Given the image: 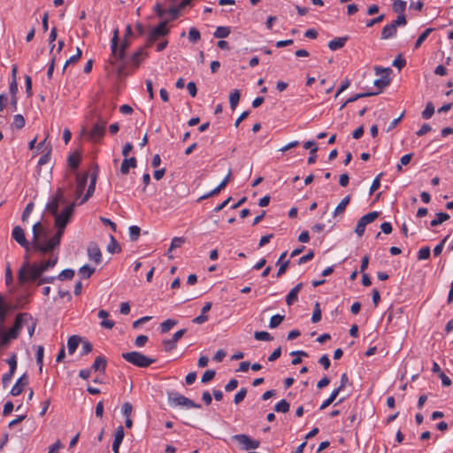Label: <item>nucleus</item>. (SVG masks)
<instances>
[{
  "label": "nucleus",
  "mask_w": 453,
  "mask_h": 453,
  "mask_svg": "<svg viewBox=\"0 0 453 453\" xmlns=\"http://www.w3.org/2000/svg\"><path fill=\"white\" fill-rule=\"evenodd\" d=\"M43 273L39 263H30L28 256L26 255L25 261L18 272L19 283L23 285L30 281H38Z\"/></svg>",
  "instance_id": "nucleus-1"
},
{
  "label": "nucleus",
  "mask_w": 453,
  "mask_h": 453,
  "mask_svg": "<svg viewBox=\"0 0 453 453\" xmlns=\"http://www.w3.org/2000/svg\"><path fill=\"white\" fill-rule=\"evenodd\" d=\"M128 46H129V42L127 41V38H125L123 40V42H121L120 47L119 48V29L116 28L113 31V36H112L111 42V57L114 58L113 63H115V62L119 63V66L118 68L119 73H121L123 72L124 68L126 67L125 52H126V50L128 48Z\"/></svg>",
  "instance_id": "nucleus-2"
},
{
  "label": "nucleus",
  "mask_w": 453,
  "mask_h": 453,
  "mask_svg": "<svg viewBox=\"0 0 453 453\" xmlns=\"http://www.w3.org/2000/svg\"><path fill=\"white\" fill-rule=\"evenodd\" d=\"M27 319H32L29 313H19L16 316L14 324L8 332L0 328V348L7 345L12 340L17 339Z\"/></svg>",
  "instance_id": "nucleus-3"
},
{
  "label": "nucleus",
  "mask_w": 453,
  "mask_h": 453,
  "mask_svg": "<svg viewBox=\"0 0 453 453\" xmlns=\"http://www.w3.org/2000/svg\"><path fill=\"white\" fill-rule=\"evenodd\" d=\"M121 357L127 362L140 368L149 367L150 365L156 362L155 359L150 358L138 351L124 352L122 353Z\"/></svg>",
  "instance_id": "nucleus-4"
},
{
  "label": "nucleus",
  "mask_w": 453,
  "mask_h": 453,
  "mask_svg": "<svg viewBox=\"0 0 453 453\" xmlns=\"http://www.w3.org/2000/svg\"><path fill=\"white\" fill-rule=\"evenodd\" d=\"M167 399L170 406L176 407V406H184L188 409L190 408H197L200 409L202 406L199 403H196L191 399L180 395L178 392H168L167 393Z\"/></svg>",
  "instance_id": "nucleus-5"
},
{
  "label": "nucleus",
  "mask_w": 453,
  "mask_h": 453,
  "mask_svg": "<svg viewBox=\"0 0 453 453\" xmlns=\"http://www.w3.org/2000/svg\"><path fill=\"white\" fill-rule=\"evenodd\" d=\"M406 24V16L398 15L396 19L393 20L390 24L384 26L381 31V40H388L394 37L397 33V27L405 26Z\"/></svg>",
  "instance_id": "nucleus-6"
},
{
  "label": "nucleus",
  "mask_w": 453,
  "mask_h": 453,
  "mask_svg": "<svg viewBox=\"0 0 453 453\" xmlns=\"http://www.w3.org/2000/svg\"><path fill=\"white\" fill-rule=\"evenodd\" d=\"M231 439L237 442L242 450L256 449L260 446V441L254 440L245 434H234Z\"/></svg>",
  "instance_id": "nucleus-7"
},
{
  "label": "nucleus",
  "mask_w": 453,
  "mask_h": 453,
  "mask_svg": "<svg viewBox=\"0 0 453 453\" xmlns=\"http://www.w3.org/2000/svg\"><path fill=\"white\" fill-rule=\"evenodd\" d=\"M374 71L377 75L382 74L380 78L374 81V85L376 88H378L377 92L380 94L383 88L389 85L391 81L389 74L391 73L392 70L389 67L385 68L381 66H375Z\"/></svg>",
  "instance_id": "nucleus-8"
},
{
  "label": "nucleus",
  "mask_w": 453,
  "mask_h": 453,
  "mask_svg": "<svg viewBox=\"0 0 453 453\" xmlns=\"http://www.w3.org/2000/svg\"><path fill=\"white\" fill-rule=\"evenodd\" d=\"M167 22V20L160 22L157 27L150 32L146 41V47L152 46V44L160 37L165 36L169 33V29L166 27Z\"/></svg>",
  "instance_id": "nucleus-9"
},
{
  "label": "nucleus",
  "mask_w": 453,
  "mask_h": 453,
  "mask_svg": "<svg viewBox=\"0 0 453 453\" xmlns=\"http://www.w3.org/2000/svg\"><path fill=\"white\" fill-rule=\"evenodd\" d=\"M75 207V201L66 205L60 213H57L55 216V226L60 227H65L69 223L70 219L73 213Z\"/></svg>",
  "instance_id": "nucleus-10"
},
{
  "label": "nucleus",
  "mask_w": 453,
  "mask_h": 453,
  "mask_svg": "<svg viewBox=\"0 0 453 453\" xmlns=\"http://www.w3.org/2000/svg\"><path fill=\"white\" fill-rule=\"evenodd\" d=\"M32 249L35 252H39L42 255L52 252L58 246L52 242L50 239L46 242H42L37 239L36 236L32 238Z\"/></svg>",
  "instance_id": "nucleus-11"
},
{
  "label": "nucleus",
  "mask_w": 453,
  "mask_h": 453,
  "mask_svg": "<svg viewBox=\"0 0 453 453\" xmlns=\"http://www.w3.org/2000/svg\"><path fill=\"white\" fill-rule=\"evenodd\" d=\"M106 123L107 122L105 120H99L93 126L92 129L88 132V138L93 142H98L103 139V137L105 134Z\"/></svg>",
  "instance_id": "nucleus-12"
},
{
  "label": "nucleus",
  "mask_w": 453,
  "mask_h": 453,
  "mask_svg": "<svg viewBox=\"0 0 453 453\" xmlns=\"http://www.w3.org/2000/svg\"><path fill=\"white\" fill-rule=\"evenodd\" d=\"M65 203L64 192L58 188L52 200L47 204L46 209L54 216L58 212L59 204H65Z\"/></svg>",
  "instance_id": "nucleus-13"
},
{
  "label": "nucleus",
  "mask_w": 453,
  "mask_h": 453,
  "mask_svg": "<svg viewBox=\"0 0 453 453\" xmlns=\"http://www.w3.org/2000/svg\"><path fill=\"white\" fill-rule=\"evenodd\" d=\"M12 236L21 247H23L26 250L27 252L29 251L32 244L30 245L28 241L27 240L25 231L21 226H14L12 229Z\"/></svg>",
  "instance_id": "nucleus-14"
},
{
  "label": "nucleus",
  "mask_w": 453,
  "mask_h": 453,
  "mask_svg": "<svg viewBox=\"0 0 453 453\" xmlns=\"http://www.w3.org/2000/svg\"><path fill=\"white\" fill-rule=\"evenodd\" d=\"M186 329H180L177 331L172 337V339H165L162 341V344L165 347L166 352L171 351L176 347V342L184 335Z\"/></svg>",
  "instance_id": "nucleus-15"
},
{
  "label": "nucleus",
  "mask_w": 453,
  "mask_h": 453,
  "mask_svg": "<svg viewBox=\"0 0 453 453\" xmlns=\"http://www.w3.org/2000/svg\"><path fill=\"white\" fill-rule=\"evenodd\" d=\"M88 258L94 261L96 264H99L102 261V253L100 248L96 242H90L87 249Z\"/></svg>",
  "instance_id": "nucleus-16"
},
{
  "label": "nucleus",
  "mask_w": 453,
  "mask_h": 453,
  "mask_svg": "<svg viewBox=\"0 0 453 453\" xmlns=\"http://www.w3.org/2000/svg\"><path fill=\"white\" fill-rule=\"evenodd\" d=\"M28 384V377L27 373H24L21 377L18 379L16 383L13 385V387L11 389V394L13 396L19 395L22 391L24 390V388Z\"/></svg>",
  "instance_id": "nucleus-17"
},
{
  "label": "nucleus",
  "mask_w": 453,
  "mask_h": 453,
  "mask_svg": "<svg viewBox=\"0 0 453 453\" xmlns=\"http://www.w3.org/2000/svg\"><path fill=\"white\" fill-rule=\"evenodd\" d=\"M88 173H86L82 175L78 174L76 178V188H75V201H77L83 193V190L88 182Z\"/></svg>",
  "instance_id": "nucleus-18"
},
{
  "label": "nucleus",
  "mask_w": 453,
  "mask_h": 453,
  "mask_svg": "<svg viewBox=\"0 0 453 453\" xmlns=\"http://www.w3.org/2000/svg\"><path fill=\"white\" fill-rule=\"evenodd\" d=\"M97 178V173H93L90 176V183L87 189V193L85 196L81 198L80 204H82L86 203L94 194L95 188H96V182Z\"/></svg>",
  "instance_id": "nucleus-19"
},
{
  "label": "nucleus",
  "mask_w": 453,
  "mask_h": 453,
  "mask_svg": "<svg viewBox=\"0 0 453 453\" xmlns=\"http://www.w3.org/2000/svg\"><path fill=\"white\" fill-rule=\"evenodd\" d=\"M303 288V283H298L296 285L287 295L286 296V303L288 305H291L298 298V293Z\"/></svg>",
  "instance_id": "nucleus-20"
},
{
  "label": "nucleus",
  "mask_w": 453,
  "mask_h": 453,
  "mask_svg": "<svg viewBox=\"0 0 453 453\" xmlns=\"http://www.w3.org/2000/svg\"><path fill=\"white\" fill-rule=\"evenodd\" d=\"M137 165L136 158L132 157L130 158H125L120 165V172L122 174H127L130 168H135Z\"/></svg>",
  "instance_id": "nucleus-21"
},
{
  "label": "nucleus",
  "mask_w": 453,
  "mask_h": 453,
  "mask_svg": "<svg viewBox=\"0 0 453 453\" xmlns=\"http://www.w3.org/2000/svg\"><path fill=\"white\" fill-rule=\"evenodd\" d=\"M107 365V360L104 357L98 356L96 357L92 366L91 370H94L96 372H104Z\"/></svg>",
  "instance_id": "nucleus-22"
},
{
  "label": "nucleus",
  "mask_w": 453,
  "mask_h": 453,
  "mask_svg": "<svg viewBox=\"0 0 453 453\" xmlns=\"http://www.w3.org/2000/svg\"><path fill=\"white\" fill-rule=\"evenodd\" d=\"M347 40V36L334 38L328 42V48L331 50H340L345 45Z\"/></svg>",
  "instance_id": "nucleus-23"
},
{
  "label": "nucleus",
  "mask_w": 453,
  "mask_h": 453,
  "mask_svg": "<svg viewBox=\"0 0 453 453\" xmlns=\"http://www.w3.org/2000/svg\"><path fill=\"white\" fill-rule=\"evenodd\" d=\"M81 341V338L78 335H72L67 340V349L69 354H73L78 348L80 342Z\"/></svg>",
  "instance_id": "nucleus-24"
},
{
  "label": "nucleus",
  "mask_w": 453,
  "mask_h": 453,
  "mask_svg": "<svg viewBox=\"0 0 453 453\" xmlns=\"http://www.w3.org/2000/svg\"><path fill=\"white\" fill-rule=\"evenodd\" d=\"M108 315L109 313L105 310H100L98 311V317L100 319H103V320L100 323L101 326L104 328L111 329L114 326L115 323L112 320L105 319L108 317Z\"/></svg>",
  "instance_id": "nucleus-25"
},
{
  "label": "nucleus",
  "mask_w": 453,
  "mask_h": 453,
  "mask_svg": "<svg viewBox=\"0 0 453 453\" xmlns=\"http://www.w3.org/2000/svg\"><path fill=\"white\" fill-rule=\"evenodd\" d=\"M58 260V257L56 255L50 257L48 260L41 261L39 265H41V269H42L43 272H46L49 269L53 268L57 265Z\"/></svg>",
  "instance_id": "nucleus-26"
},
{
  "label": "nucleus",
  "mask_w": 453,
  "mask_h": 453,
  "mask_svg": "<svg viewBox=\"0 0 453 453\" xmlns=\"http://www.w3.org/2000/svg\"><path fill=\"white\" fill-rule=\"evenodd\" d=\"M349 202H350V196L348 195L336 206V208H335V210L334 211V214H333L334 217H336L337 215L343 213L345 209H346V207L349 203Z\"/></svg>",
  "instance_id": "nucleus-27"
},
{
  "label": "nucleus",
  "mask_w": 453,
  "mask_h": 453,
  "mask_svg": "<svg viewBox=\"0 0 453 453\" xmlns=\"http://www.w3.org/2000/svg\"><path fill=\"white\" fill-rule=\"evenodd\" d=\"M406 9V2L403 0H395L392 4V10L399 15H405L404 11Z\"/></svg>",
  "instance_id": "nucleus-28"
},
{
  "label": "nucleus",
  "mask_w": 453,
  "mask_h": 453,
  "mask_svg": "<svg viewBox=\"0 0 453 453\" xmlns=\"http://www.w3.org/2000/svg\"><path fill=\"white\" fill-rule=\"evenodd\" d=\"M147 57V52L143 48H141L139 50L134 52L132 56V61L134 64L135 67H137L140 63Z\"/></svg>",
  "instance_id": "nucleus-29"
},
{
  "label": "nucleus",
  "mask_w": 453,
  "mask_h": 453,
  "mask_svg": "<svg viewBox=\"0 0 453 453\" xmlns=\"http://www.w3.org/2000/svg\"><path fill=\"white\" fill-rule=\"evenodd\" d=\"M449 219V215L446 212L436 213V218L430 222L431 226H437Z\"/></svg>",
  "instance_id": "nucleus-30"
},
{
  "label": "nucleus",
  "mask_w": 453,
  "mask_h": 453,
  "mask_svg": "<svg viewBox=\"0 0 453 453\" xmlns=\"http://www.w3.org/2000/svg\"><path fill=\"white\" fill-rule=\"evenodd\" d=\"M230 27H218L213 33L215 38H226L230 35Z\"/></svg>",
  "instance_id": "nucleus-31"
},
{
  "label": "nucleus",
  "mask_w": 453,
  "mask_h": 453,
  "mask_svg": "<svg viewBox=\"0 0 453 453\" xmlns=\"http://www.w3.org/2000/svg\"><path fill=\"white\" fill-rule=\"evenodd\" d=\"M177 320L168 319L160 325V332L165 334L169 332L174 326L177 325Z\"/></svg>",
  "instance_id": "nucleus-32"
},
{
  "label": "nucleus",
  "mask_w": 453,
  "mask_h": 453,
  "mask_svg": "<svg viewBox=\"0 0 453 453\" xmlns=\"http://www.w3.org/2000/svg\"><path fill=\"white\" fill-rule=\"evenodd\" d=\"M120 247L118 243V242L116 241V239L111 235L110 236V242L108 243L107 245V251L111 253V254H114V253H119L120 252Z\"/></svg>",
  "instance_id": "nucleus-33"
},
{
  "label": "nucleus",
  "mask_w": 453,
  "mask_h": 453,
  "mask_svg": "<svg viewBox=\"0 0 453 453\" xmlns=\"http://www.w3.org/2000/svg\"><path fill=\"white\" fill-rule=\"evenodd\" d=\"M33 237L36 236L40 240V235L46 237V231L44 230L42 224L38 221L33 226Z\"/></svg>",
  "instance_id": "nucleus-34"
},
{
  "label": "nucleus",
  "mask_w": 453,
  "mask_h": 453,
  "mask_svg": "<svg viewBox=\"0 0 453 453\" xmlns=\"http://www.w3.org/2000/svg\"><path fill=\"white\" fill-rule=\"evenodd\" d=\"M240 101V91L238 89H234L229 96V104L230 108L234 111L238 103Z\"/></svg>",
  "instance_id": "nucleus-35"
},
{
  "label": "nucleus",
  "mask_w": 453,
  "mask_h": 453,
  "mask_svg": "<svg viewBox=\"0 0 453 453\" xmlns=\"http://www.w3.org/2000/svg\"><path fill=\"white\" fill-rule=\"evenodd\" d=\"M81 50L80 48H77L76 49V54L70 57L65 63L64 66H63V73L65 71L66 67L69 65H72V64H75L81 57Z\"/></svg>",
  "instance_id": "nucleus-36"
},
{
  "label": "nucleus",
  "mask_w": 453,
  "mask_h": 453,
  "mask_svg": "<svg viewBox=\"0 0 453 453\" xmlns=\"http://www.w3.org/2000/svg\"><path fill=\"white\" fill-rule=\"evenodd\" d=\"M94 273L95 268L89 266L88 265H82L79 270V273L81 275L82 278L85 279H88Z\"/></svg>",
  "instance_id": "nucleus-37"
},
{
  "label": "nucleus",
  "mask_w": 453,
  "mask_h": 453,
  "mask_svg": "<svg viewBox=\"0 0 453 453\" xmlns=\"http://www.w3.org/2000/svg\"><path fill=\"white\" fill-rule=\"evenodd\" d=\"M254 338L257 341L271 342L273 338L266 331H257L254 334Z\"/></svg>",
  "instance_id": "nucleus-38"
},
{
  "label": "nucleus",
  "mask_w": 453,
  "mask_h": 453,
  "mask_svg": "<svg viewBox=\"0 0 453 453\" xmlns=\"http://www.w3.org/2000/svg\"><path fill=\"white\" fill-rule=\"evenodd\" d=\"M434 31V28L428 27L426 28L417 39L415 42V49H418L421 46L423 42L427 38V36Z\"/></svg>",
  "instance_id": "nucleus-39"
},
{
  "label": "nucleus",
  "mask_w": 453,
  "mask_h": 453,
  "mask_svg": "<svg viewBox=\"0 0 453 453\" xmlns=\"http://www.w3.org/2000/svg\"><path fill=\"white\" fill-rule=\"evenodd\" d=\"M289 403L286 400H281L274 406V411L277 412L286 413L289 411Z\"/></svg>",
  "instance_id": "nucleus-40"
},
{
  "label": "nucleus",
  "mask_w": 453,
  "mask_h": 453,
  "mask_svg": "<svg viewBox=\"0 0 453 453\" xmlns=\"http://www.w3.org/2000/svg\"><path fill=\"white\" fill-rule=\"evenodd\" d=\"M25 119L21 114H16L13 117V122L12 126L17 129H21L25 126Z\"/></svg>",
  "instance_id": "nucleus-41"
},
{
  "label": "nucleus",
  "mask_w": 453,
  "mask_h": 453,
  "mask_svg": "<svg viewBox=\"0 0 453 453\" xmlns=\"http://www.w3.org/2000/svg\"><path fill=\"white\" fill-rule=\"evenodd\" d=\"M434 113V106L433 103L428 102L426 105L425 110L422 111V118L425 119H429L433 114Z\"/></svg>",
  "instance_id": "nucleus-42"
},
{
  "label": "nucleus",
  "mask_w": 453,
  "mask_h": 453,
  "mask_svg": "<svg viewBox=\"0 0 453 453\" xmlns=\"http://www.w3.org/2000/svg\"><path fill=\"white\" fill-rule=\"evenodd\" d=\"M285 317L283 315L276 314L270 319L269 327L275 328L281 324Z\"/></svg>",
  "instance_id": "nucleus-43"
},
{
  "label": "nucleus",
  "mask_w": 453,
  "mask_h": 453,
  "mask_svg": "<svg viewBox=\"0 0 453 453\" xmlns=\"http://www.w3.org/2000/svg\"><path fill=\"white\" fill-rule=\"evenodd\" d=\"M339 393L340 392L338 390L334 389L331 393L330 396L326 401H324L322 403V404L320 405L319 409L320 410H324L326 407H328L336 399V397L338 396Z\"/></svg>",
  "instance_id": "nucleus-44"
},
{
  "label": "nucleus",
  "mask_w": 453,
  "mask_h": 453,
  "mask_svg": "<svg viewBox=\"0 0 453 453\" xmlns=\"http://www.w3.org/2000/svg\"><path fill=\"white\" fill-rule=\"evenodd\" d=\"M184 237H174L172 240L171 245L168 249L167 254L170 253L173 250L176 248H180L182 246V244L185 242Z\"/></svg>",
  "instance_id": "nucleus-45"
},
{
  "label": "nucleus",
  "mask_w": 453,
  "mask_h": 453,
  "mask_svg": "<svg viewBox=\"0 0 453 453\" xmlns=\"http://www.w3.org/2000/svg\"><path fill=\"white\" fill-rule=\"evenodd\" d=\"M44 355V348L42 346H38L36 350V363L39 365V372H42V360Z\"/></svg>",
  "instance_id": "nucleus-46"
},
{
  "label": "nucleus",
  "mask_w": 453,
  "mask_h": 453,
  "mask_svg": "<svg viewBox=\"0 0 453 453\" xmlns=\"http://www.w3.org/2000/svg\"><path fill=\"white\" fill-rule=\"evenodd\" d=\"M141 234V228L137 226H131L129 227V237L132 242L138 240Z\"/></svg>",
  "instance_id": "nucleus-47"
},
{
  "label": "nucleus",
  "mask_w": 453,
  "mask_h": 453,
  "mask_svg": "<svg viewBox=\"0 0 453 453\" xmlns=\"http://www.w3.org/2000/svg\"><path fill=\"white\" fill-rule=\"evenodd\" d=\"M74 276V271L73 269H65L58 276L60 280H71Z\"/></svg>",
  "instance_id": "nucleus-48"
},
{
  "label": "nucleus",
  "mask_w": 453,
  "mask_h": 453,
  "mask_svg": "<svg viewBox=\"0 0 453 453\" xmlns=\"http://www.w3.org/2000/svg\"><path fill=\"white\" fill-rule=\"evenodd\" d=\"M379 92H365V93H358L354 95L353 96L349 97L347 100V103H353L360 98L366 97V96H372L378 95Z\"/></svg>",
  "instance_id": "nucleus-49"
},
{
  "label": "nucleus",
  "mask_w": 453,
  "mask_h": 453,
  "mask_svg": "<svg viewBox=\"0 0 453 453\" xmlns=\"http://www.w3.org/2000/svg\"><path fill=\"white\" fill-rule=\"evenodd\" d=\"M378 217H379L378 211H372V212H369V213L364 215L360 219L365 222V224L368 225V224L373 222Z\"/></svg>",
  "instance_id": "nucleus-50"
},
{
  "label": "nucleus",
  "mask_w": 453,
  "mask_h": 453,
  "mask_svg": "<svg viewBox=\"0 0 453 453\" xmlns=\"http://www.w3.org/2000/svg\"><path fill=\"white\" fill-rule=\"evenodd\" d=\"M51 146L46 147V152L39 158L38 165L40 166L47 164L50 159Z\"/></svg>",
  "instance_id": "nucleus-51"
},
{
  "label": "nucleus",
  "mask_w": 453,
  "mask_h": 453,
  "mask_svg": "<svg viewBox=\"0 0 453 453\" xmlns=\"http://www.w3.org/2000/svg\"><path fill=\"white\" fill-rule=\"evenodd\" d=\"M431 250L428 246L421 248L418 252V260H426L430 257Z\"/></svg>",
  "instance_id": "nucleus-52"
},
{
  "label": "nucleus",
  "mask_w": 453,
  "mask_h": 453,
  "mask_svg": "<svg viewBox=\"0 0 453 453\" xmlns=\"http://www.w3.org/2000/svg\"><path fill=\"white\" fill-rule=\"evenodd\" d=\"M58 228L57 232L55 233V234L50 238V240L52 242H54L58 246L60 245V242H61V238L64 234V230L65 227H60V226H56Z\"/></svg>",
  "instance_id": "nucleus-53"
},
{
  "label": "nucleus",
  "mask_w": 453,
  "mask_h": 453,
  "mask_svg": "<svg viewBox=\"0 0 453 453\" xmlns=\"http://www.w3.org/2000/svg\"><path fill=\"white\" fill-rule=\"evenodd\" d=\"M320 319H321V310L319 307V303L317 302L314 305L311 321L313 323H318Z\"/></svg>",
  "instance_id": "nucleus-54"
},
{
  "label": "nucleus",
  "mask_w": 453,
  "mask_h": 453,
  "mask_svg": "<svg viewBox=\"0 0 453 453\" xmlns=\"http://www.w3.org/2000/svg\"><path fill=\"white\" fill-rule=\"evenodd\" d=\"M200 38V32L196 28L191 27L188 31V40L192 42H196Z\"/></svg>",
  "instance_id": "nucleus-55"
},
{
  "label": "nucleus",
  "mask_w": 453,
  "mask_h": 453,
  "mask_svg": "<svg viewBox=\"0 0 453 453\" xmlns=\"http://www.w3.org/2000/svg\"><path fill=\"white\" fill-rule=\"evenodd\" d=\"M247 395V389L245 388H242L237 394L234 395V402L235 404H239L241 402L244 400Z\"/></svg>",
  "instance_id": "nucleus-56"
},
{
  "label": "nucleus",
  "mask_w": 453,
  "mask_h": 453,
  "mask_svg": "<svg viewBox=\"0 0 453 453\" xmlns=\"http://www.w3.org/2000/svg\"><path fill=\"white\" fill-rule=\"evenodd\" d=\"M67 162H68L69 166L72 169L75 170L79 166L80 157L78 156H75V155H70L68 157Z\"/></svg>",
  "instance_id": "nucleus-57"
},
{
  "label": "nucleus",
  "mask_w": 453,
  "mask_h": 453,
  "mask_svg": "<svg viewBox=\"0 0 453 453\" xmlns=\"http://www.w3.org/2000/svg\"><path fill=\"white\" fill-rule=\"evenodd\" d=\"M215 374L216 372L214 370H206L202 376V383H207L211 381L215 377Z\"/></svg>",
  "instance_id": "nucleus-58"
},
{
  "label": "nucleus",
  "mask_w": 453,
  "mask_h": 453,
  "mask_svg": "<svg viewBox=\"0 0 453 453\" xmlns=\"http://www.w3.org/2000/svg\"><path fill=\"white\" fill-rule=\"evenodd\" d=\"M33 208H34V203L32 202H30L29 203L27 204L26 208L23 211L22 216H21V220L23 222H25L28 219V218L33 211Z\"/></svg>",
  "instance_id": "nucleus-59"
},
{
  "label": "nucleus",
  "mask_w": 453,
  "mask_h": 453,
  "mask_svg": "<svg viewBox=\"0 0 453 453\" xmlns=\"http://www.w3.org/2000/svg\"><path fill=\"white\" fill-rule=\"evenodd\" d=\"M7 364L9 365V367H10V372H15L16 369H17V357H16V354L13 353L10 358L7 359Z\"/></svg>",
  "instance_id": "nucleus-60"
},
{
  "label": "nucleus",
  "mask_w": 453,
  "mask_h": 453,
  "mask_svg": "<svg viewBox=\"0 0 453 453\" xmlns=\"http://www.w3.org/2000/svg\"><path fill=\"white\" fill-rule=\"evenodd\" d=\"M366 226L367 225L365 224V222L361 219H359L357 223L356 228H355L356 234L358 236H362L364 234V233H365Z\"/></svg>",
  "instance_id": "nucleus-61"
},
{
  "label": "nucleus",
  "mask_w": 453,
  "mask_h": 453,
  "mask_svg": "<svg viewBox=\"0 0 453 453\" xmlns=\"http://www.w3.org/2000/svg\"><path fill=\"white\" fill-rule=\"evenodd\" d=\"M125 436L123 426H119L115 431L114 441L121 443Z\"/></svg>",
  "instance_id": "nucleus-62"
},
{
  "label": "nucleus",
  "mask_w": 453,
  "mask_h": 453,
  "mask_svg": "<svg viewBox=\"0 0 453 453\" xmlns=\"http://www.w3.org/2000/svg\"><path fill=\"white\" fill-rule=\"evenodd\" d=\"M132 411H133V406L129 402H126L123 403V405L121 407V411L125 417L128 418L130 416V414L132 413Z\"/></svg>",
  "instance_id": "nucleus-63"
},
{
  "label": "nucleus",
  "mask_w": 453,
  "mask_h": 453,
  "mask_svg": "<svg viewBox=\"0 0 453 453\" xmlns=\"http://www.w3.org/2000/svg\"><path fill=\"white\" fill-rule=\"evenodd\" d=\"M63 448V444L60 440H58L54 444H52L49 448L48 453H59L60 449Z\"/></svg>",
  "instance_id": "nucleus-64"
}]
</instances>
